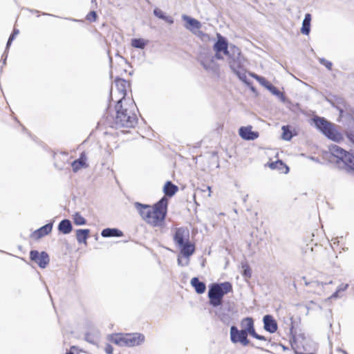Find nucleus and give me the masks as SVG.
<instances>
[{"label":"nucleus","instance_id":"44","mask_svg":"<svg viewBox=\"0 0 354 354\" xmlns=\"http://www.w3.org/2000/svg\"><path fill=\"white\" fill-rule=\"evenodd\" d=\"M214 58L221 60L223 59V57L222 56L221 53H215Z\"/></svg>","mask_w":354,"mask_h":354},{"label":"nucleus","instance_id":"16","mask_svg":"<svg viewBox=\"0 0 354 354\" xmlns=\"http://www.w3.org/2000/svg\"><path fill=\"white\" fill-rule=\"evenodd\" d=\"M252 126L241 127L239 129V134L245 140H254L259 134L257 131H252Z\"/></svg>","mask_w":354,"mask_h":354},{"label":"nucleus","instance_id":"38","mask_svg":"<svg viewBox=\"0 0 354 354\" xmlns=\"http://www.w3.org/2000/svg\"><path fill=\"white\" fill-rule=\"evenodd\" d=\"M153 15L159 19H164L165 14L159 8H155L153 10Z\"/></svg>","mask_w":354,"mask_h":354},{"label":"nucleus","instance_id":"41","mask_svg":"<svg viewBox=\"0 0 354 354\" xmlns=\"http://www.w3.org/2000/svg\"><path fill=\"white\" fill-rule=\"evenodd\" d=\"M104 351L106 354H113V348L111 344H106L104 348Z\"/></svg>","mask_w":354,"mask_h":354},{"label":"nucleus","instance_id":"42","mask_svg":"<svg viewBox=\"0 0 354 354\" xmlns=\"http://www.w3.org/2000/svg\"><path fill=\"white\" fill-rule=\"evenodd\" d=\"M348 287V283H346V284H344V283H342L340 284L338 287H337V292H343V291H345Z\"/></svg>","mask_w":354,"mask_h":354},{"label":"nucleus","instance_id":"23","mask_svg":"<svg viewBox=\"0 0 354 354\" xmlns=\"http://www.w3.org/2000/svg\"><path fill=\"white\" fill-rule=\"evenodd\" d=\"M115 84L119 92L121 93L123 96L126 95L127 90L130 86V83L122 78L117 77L115 80Z\"/></svg>","mask_w":354,"mask_h":354},{"label":"nucleus","instance_id":"14","mask_svg":"<svg viewBox=\"0 0 354 354\" xmlns=\"http://www.w3.org/2000/svg\"><path fill=\"white\" fill-rule=\"evenodd\" d=\"M213 50L215 53H223L227 55L230 49L229 50V44L227 39L221 34H217V40L213 46Z\"/></svg>","mask_w":354,"mask_h":354},{"label":"nucleus","instance_id":"24","mask_svg":"<svg viewBox=\"0 0 354 354\" xmlns=\"http://www.w3.org/2000/svg\"><path fill=\"white\" fill-rule=\"evenodd\" d=\"M72 169L74 172H77L78 170H80L82 167H86V157L84 153H82L80 155V157L74 160L72 164Z\"/></svg>","mask_w":354,"mask_h":354},{"label":"nucleus","instance_id":"55","mask_svg":"<svg viewBox=\"0 0 354 354\" xmlns=\"http://www.w3.org/2000/svg\"><path fill=\"white\" fill-rule=\"evenodd\" d=\"M112 57H109V62H110V64L111 65L112 64Z\"/></svg>","mask_w":354,"mask_h":354},{"label":"nucleus","instance_id":"49","mask_svg":"<svg viewBox=\"0 0 354 354\" xmlns=\"http://www.w3.org/2000/svg\"><path fill=\"white\" fill-rule=\"evenodd\" d=\"M116 56L119 57L120 59H122V60H124L125 62H127V60L122 57V56H120L119 53H117Z\"/></svg>","mask_w":354,"mask_h":354},{"label":"nucleus","instance_id":"4","mask_svg":"<svg viewBox=\"0 0 354 354\" xmlns=\"http://www.w3.org/2000/svg\"><path fill=\"white\" fill-rule=\"evenodd\" d=\"M232 291V286L230 282L214 283L209 287L207 296L209 304L214 308L221 306L225 295Z\"/></svg>","mask_w":354,"mask_h":354},{"label":"nucleus","instance_id":"25","mask_svg":"<svg viewBox=\"0 0 354 354\" xmlns=\"http://www.w3.org/2000/svg\"><path fill=\"white\" fill-rule=\"evenodd\" d=\"M178 187L171 181H167L163 187V192L165 197H172L178 192Z\"/></svg>","mask_w":354,"mask_h":354},{"label":"nucleus","instance_id":"47","mask_svg":"<svg viewBox=\"0 0 354 354\" xmlns=\"http://www.w3.org/2000/svg\"><path fill=\"white\" fill-rule=\"evenodd\" d=\"M250 76L252 77L254 79H255L257 82L261 77V76L258 75L257 74H255L254 73H250Z\"/></svg>","mask_w":354,"mask_h":354},{"label":"nucleus","instance_id":"46","mask_svg":"<svg viewBox=\"0 0 354 354\" xmlns=\"http://www.w3.org/2000/svg\"><path fill=\"white\" fill-rule=\"evenodd\" d=\"M339 292H337V289L336 290V291L330 296V298L331 299H337V298H339L340 296H339Z\"/></svg>","mask_w":354,"mask_h":354},{"label":"nucleus","instance_id":"10","mask_svg":"<svg viewBox=\"0 0 354 354\" xmlns=\"http://www.w3.org/2000/svg\"><path fill=\"white\" fill-rule=\"evenodd\" d=\"M230 340L233 344L239 343L243 346L251 345L254 347V345L253 344H250V342L248 338L249 334L243 329L239 330L236 326L232 325L230 327ZM255 348L262 351L263 350L259 346H255Z\"/></svg>","mask_w":354,"mask_h":354},{"label":"nucleus","instance_id":"11","mask_svg":"<svg viewBox=\"0 0 354 354\" xmlns=\"http://www.w3.org/2000/svg\"><path fill=\"white\" fill-rule=\"evenodd\" d=\"M241 325L242 329L248 333L252 337L261 341H267V338L261 335H259L254 328V319L250 317H245L241 320Z\"/></svg>","mask_w":354,"mask_h":354},{"label":"nucleus","instance_id":"21","mask_svg":"<svg viewBox=\"0 0 354 354\" xmlns=\"http://www.w3.org/2000/svg\"><path fill=\"white\" fill-rule=\"evenodd\" d=\"M91 230L89 229H78L76 230V239L78 243L86 245Z\"/></svg>","mask_w":354,"mask_h":354},{"label":"nucleus","instance_id":"31","mask_svg":"<svg viewBox=\"0 0 354 354\" xmlns=\"http://www.w3.org/2000/svg\"><path fill=\"white\" fill-rule=\"evenodd\" d=\"M147 42L144 39L135 38L131 39V46L136 48L144 49Z\"/></svg>","mask_w":354,"mask_h":354},{"label":"nucleus","instance_id":"28","mask_svg":"<svg viewBox=\"0 0 354 354\" xmlns=\"http://www.w3.org/2000/svg\"><path fill=\"white\" fill-rule=\"evenodd\" d=\"M200 63L206 71H214L216 69V63L214 60V57H212L208 60L201 59Z\"/></svg>","mask_w":354,"mask_h":354},{"label":"nucleus","instance_id":"50","mask_svg":"<svg viewBox=\"0 0 354 354\" xmlns=\"http://www.w3.org/2000/svg\"><path fill=\"white\" fill-rule=\"evenodd\" d=\"M248 196V194H246V195L243 198V203H245V202H246Z\"/></svg>","mask_w":354,"mask_h":354},{"label":"nucleus","instance_id":"48","mask_svg":"<svg viewBox=\"0 0 354 354\" xmlns=\"http://www.w3.org/2000/svg\"><path fill=\"white\" fill-rule=\"evenodd\" d=\"M85 339L87 342L93 343V341L91 339V335L89 333H86L85 335Z\"/></svg>","mask_w":354,"mask_h":354},{"label":"nucleus","instance_id":"56","mask_svg":"<svg viewBox=\"0 0 354 354\" xmlns=\"http://www.w3.org/2000/svg\"><path fill=\"white\" fill-rule=\"evenodd\" d=\"M6 57H7V56H6ZM6 58H5V59H4V60H3V64H6Z\"/></svg>","mask_w":354,"mask_h":354},{"label":"nucleus","instance_id":"19","mask_svg":"<svg viewBox=\"0 0 354 354\" xmlns=\"http://www.w3.org/2000/svg\"><path fill=\"white\" fill-rule=\"evenodd\" d=\"M57 230L64 234L71 233L73 230L71 221L67 218L62 220L58 225Z\"/></svg>","mask_w":354,"mask_h":354},{"label":"nucleus","instance_id":"58","mask_svg":"<svg viewBox=\"0 0 354 354\" xmlns=\"http://www.w3.org/2000/svg\"><path fill=\"white\" fill-rule=\"evenodd\" d=\"M70 20H71V19H70ZM72 21H77V20H76V19H72Z\"/></svg>","mask_w":354,"mask_h":354},{"label":"nucleus","instance_id":"52","mask_svg":"<svg viewBox=\"0 0 354 354\" xmlns=\"http://www.w3.org/2000/svg\"><path fill=\"white\" fill-rule=\"evenodd\" d=\"M31 12H33V13H38L39 12V11L37 10H31Z\"/></svg>","mask_w":354,"mask_h":354},{"label":"nucleus","instance_id":"12","mask_svg":"<svg viewBox=\"0 0 354 354\" xmlns=\"http://www.w3.org/2000/svg\"><path fill=\"white\" fill-rule=\"evenodd\" d=\"M30 259L42 269L45 268L50 262V257L46 252L42 251L39 252L35 250H30Z\"/></svg>","mask_w":354,"mask_h":354},{"label":"nucleus","instance_id":"9","mask_svg":"<svg viewBox=\"0 0 354 354\" xmlns=\"http://www.w3.org/2000/svg\"><path fill=\"white\" fill-rule=\"evenodd\" d=\"M215 314L223 324L229 325L236 315L237 310L234 302L227 301L220 306Z\"/></svg>","mask_w":354,"mask_h":354},{"label":"nucleus","instance_id":"2","mask_svg":"<svg viewBox=\"0 0 354 354\" xmlns=\"http://www.w3.org/2000/svg\"><path fill=\"white\" fill-rule=\"evenodd\" d=\"M135 107L136 104L133 102L129 108L124 107L122 99L119 100L115 105V116H106L104 120V124L114 129L134 127L138 123V118L134 113Z\"/></svg>","mask_w":354,"mask_h":354},{"label":"nucleus","instance_id":"29","mask_svg":"<svg viewBox=\"0 0 354 354\" xmlns=\"http://www.w3.org/2000/svg\"><path fill=\"white\" fill-rule=\"evenodd\" d=\"M281 129L283 131L281 135L282 139L286 141L290 140L294 136V134L291 131L290 127L288 125H284L282 127Z\"/></svg>","mask_w":354,"mask_h":354},{"label":"nucleus","instance_id":"13","mask_svg":"<svg viewBox=\"0 0 354 354\" xmlns=\"http://www.w3.org/2000/svg\"><path fill=\"white\" fill-rule=\"evenodd\" d=\"M173 239L178 246L190 241L189 230L183 227L176 228Z\"/></svg>","mask_w":354,"mask_h":354},{"label":"nucleus","instance_id":"15","mask_svg":"<svg viewBox=\"0 0 354 354\" xmlns=\"http://www.w3.org/2000/svg\"><path fill=\"white\" fill-rule=\"evenodd\" d=\"M53 221H50V223L43 225L39 229L35 230L31 234L30 237L33 239L38 240L41 239L42 237L49 234L53 230Z\"/></svg>","mask_w":354,"mask_h":354},{"label":"nucleus","instance_id":"26","mask_svg":"<svg viewBox=\"0 0 354 354\" xmlns=\"http://www.w3.org/2000/svg\"><path fill=\"white\" fill-rule=\"evenodd\" d=\"M269 167L272 169L279 170L281 173L287 174L289 171V167L281 160L270 162Z\"/></svg>","mask_w":354,"mask_h":354},{"label":"nucleus","instance_id":"27","mask_svg":"<svg viewBox=\"0 0 354 354\" xmlns=\"http://www.w3.org/2000/svg\"><path fill=\"white\" fill-rule=\"evenodd\" d=\"M311 15L306 13L302 22L301 32L303 35H308L310 32Z\"/></svg>","mask_w":354,"mask_h":354},{"label":"nucleus","instance_id":"7","mask_svg":"<svg viewBox=\"0 0 354 354\" xmlns=\"http://www.w3.org/2000/svg\"><path fill=\"white\" fill-rule=\"evenodd\" d=\"M109 340L120 346L133 347L140 345L145 341V336L140 333H115L109 336Z\"/></svg>","mask_w":354,"mask_h":354},{"label":"nucleus","instance_id":"22","mask_svg":"<svg viewBox=\"0 0 354 354\" xmlns=\"http://www.w3.org/2000/svg\"><path fill=\"white\" fill-rule=\"evenodd\" d=\"M190 283L194 288L195 291L198 294H203L206 290V285L204 282L201 281L198 277H193L191 279Z\"/></svg>","mask_w":354,"mask_h":354},{"label":"nucleus","instance_id":"39","mask_svg":"<svg viewBox=\"0 0 354 354\" xmlns=\"http://www.w3.org/2000/svg\"><path fill=\"white\" fill-rule=\"evenodd\" d=\"M258 82L263 86H264L266 88H268L269 85L271 84L270 82H269L264 77H261V78L259 80Z\"/></svg>","mask_w":354,"mask_h":354},{"label":"nucleus","instance_id":"1","mask_svg":"<svg viewBox=\"0 0 354 354\" xmlns=\"http://www.w3.org/2000/svg\"><path fill=\"white\" fill-rule=\"evenodd\" d=\"M167 206L168 199L165 196H162L153 207L139 202L134 203V207L142 218L153 227L163 225L167 216Z\"/></svg>","mask_w":354,"mask_h":354},{"label":"nucleus","instance_id":"40","mask_svg":"<svg viewBox=\"0 0 354 354\" xmlns=\"http://www.w3.org/2000/svg\"><path fill=\"white\" fill-rule=\"evenodd\" d=\"M177 261H178V265L180 266H182V267L187 266L189 263V259H185V261H183L180 259V255H178Z\"/></svg>","mask_w":354,"mask_h":354},{"label":"nucleus","instance_id":"18","mask_svg":"<svg viewBox=\"0 0 354 354\" xmlns=\"http://www.w3.org/2000/svg\"><path fill=\"white\" fill-rule=\"evenodd\" d=\"M180 249V254L185 259H189L195 252V245L190 241L178 246Z\"/></svg>","mask_w":354,"mask_h":354},{"label":"nucleus","instance_id":"37","mask_svg":"<svg viewBox=\"0 0 354 354\" xmlns=\"http://www.w3.org/2000/svg\"><path fill=\"white\" fill-rule=\"evenodd\" d=\"M97 12L94 10H92L87 15H86V19L88 20V21H95L96 19H97Z\"/></svg>","mask_w":354,"mask_h":354},{"label":"nucleus","instance_id":"36","mask_svg":"<svg viewBox=\"0 0 354 354\" xmlns=\"http://www.w3.org/2000/svg\"><path fill=\"white\" fill-rule=\"evenodd\" d=\"M319 62L322 65L324 66L327 69H328L330 71L332 69L333 64H332L331 62H330L324 58H319Z\"/></svg>","mask_w":354,"mask_h":354},{"label":"nucleus","instance_id":"3","mask_svg":"<svg viewBox=\"0 0 354 354\" xmlns=\"http://www.w3.org/2000/svg\"><path fill=\"white\" fill-rule=\"evenodd\" d=\"M230 69L243 82H247V75L243 68L245 59L241 55L240 49L233 45L230 47V52L227 55Z\"/></svg>","mask_w":354,"mask_h":354},{"label":"nucleus","instance_id":"30","mask_svg":"<svg viewBox=\"0 0 354 354\" xmlns=\"http://www.w3.org/2000/svg\"><path fill=\"white\" fill-rule=\"evenodd\" d=\"M183 19L185 21L193 28L198 29L201 26V24L199 21L192 17H190L187 15H183Z\"/></svg>","mask_w":354,"mask_h":354},{"label":"nucleus","instance_id":"8","mask_svg":"<svg viewBox=\"0 0 354 354\" xmlns=\"http://www.w3.org/2000/svg\"><path fill=\"white\" fill-rule=\"evenodd\" d=\"M330 154L335 158L337 163L342 162L348 172H354V153H349L336 145L329 147Z\"/></svg>","mask_w":354,"mask_h":354},{"label":"nucleus","instance_id":"54","mask_svg":"<svg viewBox=\"0 0 354 354\" xmlns=\"http://www.w3.org/2000/svg\"><path fill=\"white\" fill-rule=\"evenodd\" d=\"M42 15H49V16H52V15H50L48 13H46V12H43L42 13Z\"/></svg>","mask_w":354,"mask_h":354},{"label":"nucleus","instance_id":"57","mask_svg":"<svg viewBox=\"0 0 354 354\" xmlns=\"http://www.w3.org/2000/svg\"><path fill=\"white\" fill-rule=\"evenodd\" d=\"M305 284H306V286H308L310 284V283L307 282V281H305Z\"/></svg>","mask_w":354,"mask_h":354},{"label":"nucleus","instance_id":"5","mask_svg":"<svg viewBox=\"0 0 354 354\" xmlns=\"http://www.w3.org/2000/svg\"><path fill=\"white\" fill-rule=\"evenodd\" d=\"M291 346L295 354H315V344L305 337L304 334L294 333L293 328H290Z\"/></svg>","mask_w":354,"mask_h":354},{"label":"nucleus","instance_id":"35","mask_svg":"<svg viewBox=\"0 0 354 354\" xmlns=\"http://www.w3.org/2000/svg\"><path fill=\"white\" fill-rule=\"evenodd\" d=\"M243 272L242 274L244 277L250 278L252 276V272L248 265H242Z\"/></svg>","mask_w":354,"mask_h":354},{"label":"nucleus","instance_id":"20","mask_svg":"<svg viewBox=\"0 0 354 354\" xmlns=\"http://www.w3.org/2000/svg\"><path fill=\"white\" fill-rule=\"evenodd\" d=\"M101 236L104 238L108 237H121L123 232L118 228H105L101 232Z\"/></svg>","mask_w":354,"mask_h":354},{"label":"nucleus","instance_id":"45","mask_svg":"<svg viewBox=\"0 0 354 354\" xmlns=\"http://www.w3.org/2000/svg\"><path fill=\"white\" fill-rule=\"evenodd\" d=\"M316 283L318 284V285H321L322 287H324L325 285H327V284H331L333 283V281H326V282H319V281H316Z\"/></svg>","mask_w":354,"mask_h":354},{"label":"nucleus","instance_id":"59","mask_svg":"<svg viewBox=\"0 0 354 354\" xmlns=\"http://www.w3.org/2000/svg\"><path fill=\"white\" fill-rule=\"evenodd\" d=\"M344 354H348L346 351H343Z\"/></svg>","mask_w":354,"mask_h":354},{"label":"nucleus","instance_id":"33","mask_svg":"<svg viewBox=\"0 0 354 354\" xmlns=\"http://www.w3.org/2000/svg\"><path fill=\"white\" fill-rule=\"evenodd\" d=\"M272 94L277 97H283V93L274 86L272 84L269 85L267 88Z\"/></svg>","mask_w":354,"mask_h":354},{"label":"nucleus","instance_id":"32","mask_svg":"<svg viewBox=\"0 0 354 354\" xmlns=\"http://www.w3.org/2000/svg\"><path fill=\"white\" fill-rule=\"evenodd\" d=\"M73 218L76 225H83L86 223V220L79 212L75 213Z\"/></svg>","mask_w":354,"mask_h":354},{"label":"nucleus","instance_id":"17","mask_svg":"<svg viewBox=\"0 0 354 354\" xmlns=\"http://www.w3.org/2000/svg\"><path fill=\"white\" fill-rule=\"evenodd\" d=\"M263 328L270 333H275L278 329L277 321L271 315H266L263 317Z\"/></svg>","mask_w":354,"mask_h":354},{"label":"nucleus","instance_id":"34","mask_svg":"<svg viewBox=\"0 0 354 354\" xmlns=\"http://www.w3.org/2000/svg\"><path fill=\"white\" fill-rule=\"evenodd\" d=\"M19 33V30L18 29L15 28L10 35L8 40L6 44V50L9 48L11 45L12 41L15 39V37Z\"/></svg>","mask_w":354,"mask_h":354},{"label":"nucleus","instance_id":"51","mask_svg":"<svg viewBox=\"0 0 354 354\" xmlns=\"http://www.w3.org/2000/svg\"><path fill=\"white\" fill-rule=\"evenodd\" d=\"M91 3H92V4H93V3H94L95 6H97V1H96V0H91Z\"/></svg>","mask_w":354,"mask_h":354},{"label":"nucleus","instance_id":"43","mask_svg":"<svg viewBox=\"0 0 354 354\" xmlns=\"http://www.w3.org/2000/svg\"><path fill=\"white\" fill-rule=\"evenodd\" d=\"M162 20L165 21L166 22H167L169 24H174L173 18L170 16H167L166 15H165V18L162 19Z\"/></svg>","mask_w":354,"mask_h":354},{"label":"nucleus","instance_id":"6","mask_svg":"<svg viewBox=\"0 0 354 354\" xmlns=\"http://www.w3.org/2000/svg\"><path fill=\"white\" fill-rule=\"evenodd\" d=\"M315 127L328 139L335 142L343 140V136L335 128V125L327 120L325 118L315 116L312 118Z\"/></svg>","mask_w":354,"mask_h":354},{"label":"nucleus","instance_id":"53","mask_svg":"<svg viewBox=\"0 0 354 354\" xmlns=\"http://www.w3.org/2000/svg\"><path fill=\"white\" fill-rule=\"evenodd\" d=\"M66 354H75L73 352L69 351H67Z\"/></svg>","mask_w":354,"mask_h":354}]
</instances>
